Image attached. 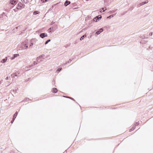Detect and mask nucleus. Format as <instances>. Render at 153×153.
<instances>
[{
	"label": "nucleus",
	"mask_w": 153,
	"mask_h": 153,
	"mask_svg": "<svg viewBox=\"0 0 153 153\" xmlns=\"http://www.w3.org/2000/svg\"><path fill=\"white\" fill-rule=\"evenodd\" d=\"M38 40L36 38H33L31 39L29 41V48H31L33 45H35Z\"/></svg>",
	"instance_id": "f257e3e1"
},
{
	"label": "nucleus",
	"mask_w": 153,
	"mask_h": 153,
	"mask_svg": "<svg viewBox=\"0 0 153 153\" xmlns=\"http://www.w3.org/2000/svg\"><path fill=\"white\" fill-rule=\"evenodd\" d=\"M25 5L24 4H23L20 1L19 2L17 5V7L16 9L18 10H21L22 8L25 7Z\"/></svg>",
	"instance_id": "f03ea898"
},
{
	"label": "nucleus",
	"mask_w": 153,
	"mask_h": 153,
	"mask_svg": "<svg viewBox=\"0 0 153 153\" xmlns=\"http://www.w3.org/2000/svg\"><path fill=\"white\" fill-rule=\"evenodd\" d=\"M102 18V16L100 15L96 16L93 19V21L97 22L99 21Z\"/></svg>",
	"instance_id": "7ed1b4c3"
},
{
	"label": "nucleus",
	"mask_w": 153,
	"mask_h": 153,
	"mask_svg": "<svg viewBox=\"0 0 153 153\" xmlns=\"http://www.w3.org/2000/svg\"><path fill=\"white\" fill-rule=\"evenodd\" d=\"M22 27V26L21 25H19L16 27L12 30L13 32V33L16 32L17 30H19Z\"/></svg>",
	"instance_id": "20e7f679"
},
{
	"label": "nucleus",
	"mask_w": 153,
	"mask_h": 153,
	"mask_svg": "<svg viewBox=\"0 0 153 153\" xmlns=\"http://www.w3.org/2000/svg\"><path fill=\"white\" fill-rule=\"evenodd\" d=\"M10 3L13 5H15L18 2V0H10Z\"/></svg>",
	"instance_id": "39448f33"
},
{
	"label": "nucleus",
	"mask_w": 153,
	"mask_h": 153,
	"mask_svg": "<svg viewBox=\"0 0 153 153\" xmlns=\"http://www.w3.org/2000/svg\"><path fill=\"white\" fill-rule=\"evenodd\" d=\"M47 36L48 35L47 33H41L39 35L40 37L42 38L47 37Z\"/></svg>",
	"instance_id": "423d86ee"
},
{
	"label": "nucleus",
	"mask_w": 153,
	"mask_h": 153,
	"mask_svg": "<svg viewBox=\"0 0 153 153\" xmlns=\"http://www.w3.org/2000/svg\"><path fill=\"white\" fill-rule=\"evenodd\" d=\"M103 30V29L102 28H101L100 29L98 30L96 33V34L97 35H99L100 34V33L102 32Z\"/></svg>",
	"instance_id": "0eeeda50"
},
{
	"label": "nucleus",
	"mask_w": 153,
	"mask_h": 153,
	"mask_svg": "<svg viewBox=\"0 0 153 153\" xmlns=\"http://www.w3.org/2000/svg\"><path fill=\"white\" fill-rule=\"evenodd\" d=\"M19 56V54H14L13 56L10 58V59L11 60H13L16 57H17V56Z\"/></svg>",
	"instance_id": "6e6552de"
},
{
	"label": "nucleus",
	"mask_w": 153,
	"mask_h": 153,
	"mask_svg": "<svg viewBox=\"0 0 153 153\" xmlns=\"http://www.w3.org/2000/svg\"><path fill=\"white\" fill-rule=\"evenodd\" d=\"M19 74V73L18 72H16L15 74H13L11 75V76L13 77V78H16L15 77L16 76L18 77V75Z\"/></svg>",
	"instance_id": "1a4fd4ad"
},
{
	"label": "nucleus",
	"mask_w": 153,
	"mask_h": 153,
	"mask_svg": "<svg viewBox=\"0 0 153 153\" xmlns=\"http://www.w3.org/2000/svg\"><path fill=\"white\" fill-rule=\"evenodd\" d=\"M71 2L70 1H68V0H66L64 3V6L65 7H66Z\"/></svg>",
	"instance_id": "9d476101"
},
{
	"label": "nucleus",
	"mask_w": 153,
	"mask_h": 153,
	"mask_svg": "<svg viewBox=\"0 0 153 153\" xmlns=\"http://www.w3.org/2000/svg\"><path fill=\"white\" fill-rule=\"evenodd\" d=\"M148 0H146V1L142 2L141 3H140L138 5V6H142L143 5L145 4H146V3H148Z\"/></svg>",
	"instance_id": "9b49d317"
},
{
	"label": "nucleus",
	"mask_w": 153,
	"mask_h": 153,
	"mask_svg": "<svg viewBox=\"0 0 153 153\" xmlns=\"http://www.w3.org/2000/svg\"><path fill=\"white\" fill-rule=\"evenodd\" d=\"M106 10V8L105 7V8L102 7L100 9V12L101 13H102L104 12L105 10Z\"/></svg>",
	"instance_id": "f8f14e48"
},
{
	"label": "nucleus",
	"mask_w": 153,
	"mask_h": 153,
	"mask_svg": "<svg viewBox=\"0 0 153 153\" xmlns=\"http://www.w3.org/2000/svg\"><path fill=\"white\" fill-rule=\"evenodd\" d=\"M58 91V90L56 88H53L52 90V92L54 93H56Z\"/></svg>",
	"instance_id": "ddd939ff"
},
{
	"label": "nucleus",
	"mask_w": 153,
	"mask_h": 153,
	"mask_svg": "<svg viewBox=\"0 0 153 153\" xmlns=\"http://www.w3.org/2000/svg\"><path fill=\"white\" fill-rule=\"evenodd\" d=\"M87 35L86 34H85V35H83V36H82L80 38V41H82V40H83V39H84L87 36Z\"/></svg>",
	"instance_id": "4468645a"
},
{
	"label": "nucleus",
	"mask_w": 153,
	"mask_h": 153,
	"mask_svg": "<svg viewBox=\"0 0 153 153\" xmlns=\"http://www.w3.org/2000/svg\"><path fill=\"white\" fill-rule=\"evenodd\" d=\"M7 57H6L5 58L3 59L1 61V62L2 63H4L6 62L7 60Z\"/></svg>",
	"instance_id": "2eb2a0df"
},
{
	"label": "nucleus",
	"mask_w": 153,
	"mask_h": 153,
	"mask_svg": "<svg viewBox=\"0 0 153 153\" xmlns=\"http://www.w3.org/2000/svg\"><path fill=\"white\" fill-rule=\"evenodd\" d=\"M18 114V112L17 111H16L15 114L13 115V118L15 119V118H16L17 116V115Z\"/></svg>",
	"instance_id": "dca6fc26"
},
{
	"label": "nucleus",
	"mask_w": 153,
	"mask_h": 153,
	"mask_svg": "<svg viewBox=\"0 0 153 153\" xmlns=\"http://www.w3.org/2000/svg\"><path fill=\"white\" fill-rule=\"evenodd\" d=\"M40 13V12L37 10H35L33 12V14L36 15L39 14Z\"/></svg>",
	"instance_id": "f3484780"
},
{
	"label": "nucleus",
	"mask_w": 153,
	"mask_h": 153,
	"mask_svg": "<svg viewBox=\"0 0 153 153\" xmlns=\"http://www.w3.org/2000/svg\"><path fill=\"white\" fill-rule=\"evenodd\" d=\"M28 45L27 44H24L23 45V48H25V49H26L28 48Z\"/></svg>",
	"instance_id": "a211bd4d"
},
{
	"label": "nucleus",
	"mask_w": 153,
	"mask_h": 153,
	"mask_svg": "<svg viewBox=\"0 0 153 153\" xmlns=\"http://www.w3.org/2000/svg\"><path fill=\"white\" fill-rule=\"evenodd\" d=\"M147 42V41H146L144 40H142L140 41V43H142L143 44H145Z\"/></svg>",
	"instance_id": "6ab92c4d"
},
{
	"label": "nucleus",
	"mask_w": 153,
	"mask_h": 153,
	"mask_svg": "<svg viewBox=\"0 0 153 153\" xmlns=\"http://www.w3.org/2000/svg\"><path fill=\"white\" fill-rule=\"evenodd\" d=\"M135 128V126H134L133 125V127H132V128L129 130V131L130 132L131 131H132L134 130V129Z\"/></svg>",
	"instance_id": "aec40b11"
},
{
	"label": "nucleus",
	"mask_w": 153,
	"mask_h": 153,
	"mask_svg": "<svg viewBox=\"0 0 153 153\" xmlns=\"http://www.w3.org/2000/svg\"><path fill=\"white\" fill-rule=\"evenodd\" d=\"M115 15L114 14H112L111 15L108 16L107 18V19H111V18H112L114 17Z\"/></svg>",
	"instance_id": "412c9836"
},
{
	"label": "nucleus",
	"mask_w": 153,
	"mask_h": 153,
	"mask_svg": "<svg viewBox=\"0 0 153 153\" xmlns=\"http://www.w3.org/2000/svg\"><path fill=\"white\" fill-rule=\"evenodd\" d=\"M51 0H41V1L42 3H45L47 1H51Z\"/></svg>",
	"instance_id": "4be33fe9"
},
{
	"label": "nucleus",
	"mask_w": 153,
	"mask_h": 153,
	"mask_svg": "<svg viewBox=\"0 0 153 153\" xmlns=\"http://www.w3.org/2000/svg\"><path fill=\"white\" fill-rule=\"evenodd\" d=\"M49 30H51L50 32H53L55 30V29H53V27H51L50 28H49Z\"/></svg>",
	"instance_id": "5701e85b"
},
{
	"label": "nucleus",
	"mask_w": 153,
	"mask_h": 153,
	"mask_svg": "<svg viewBox=\"0 0 153 153\" xmlns=\"http://www.w3.org/2000/svg\"><path fill=\"white\" fill-rule=\"evenodd\" d=\"M62 69V68H59L56 71L57 72H60L61 71V70Z\"/></svg>",
	"instance_id": "b1692460"
},
{
	"label": "nucleus",
	"mask_w": 153,
	"mask_h": 153,
	"mask_svg": "<svg viewBox=\"0 0 153 153\" xmlns=\"http://www.w3.org/2000/svg\"><path fill=\"white\" fill-rule=\"evenodd\" d=\"M51 40L50 39H48L45 42V44H47L49 42L51 41Z\"/></svg>",
	"instance_id": "393cba45"
},
{
	"label": "nucleus",
	"mask_w": 153,
	"mask_h": 153,
	"mask_svg": "<svg viewBox=\"0 0 153 153\" xmlns=\"http://www.w3.org/2000/svg\"><path fill=\"white\" fill-rule=\"evenodd\" d=\"M66 98H69V99H71V100L75 101V100H74V99L72 97H69V96H67L66 97Z\"/></svg>",
	"instance_id": "a878e982"
},
{
	"label": "nucleus",
	"mask_w": 153,
	"mask_h": 153,
	"mask_svg": "<svg viewBox=\"0 0 153 153\" xmlns=\"http://www.w3.org/2000/svg\"><path fill=\"white\" fill-rule=\"evenodd\" d=\"M139 124V122H136L135 123V124H134V126H135V127H136V126L137 125H138Z\"/></svg>",
	"instance_id": "bb28decb"
},
{
	"label": "nucleus",
	"mask_w": 153,
	"mask_h": 153,
	"mask_svg": "<svg viewBox=\"0 0 153 153\" xmlns=\"http://www.w3.org/2000/svg\"><path fill=\"white\" fill-rule=\"evenodd\" d=\"M44 56V54H42L40 56H39V58H42Z\"/></svg>",
	"instance_id": "cd10ccee"
},
{
	"label": "nucleus",
	"mask_w": 153,
	"mask_h": 153,
	"mask_svg": "<svg viewBox=\"0 0 153 153\" xmlns=\"http://www.w3.org/2000/svg\"><path fill=\"white\" fill-rule=\"evenodd\" d=\"M134 8V7H130L128 9V10L130 11H131Z\"/></svg>",
	"instance_id": "c85d7f7f"
},
{
	"label": "nucleus",
	"mask_w": 153,
	"mask_h": 153,
	"mask_svg": "<svg viewBox=\"0 0 153 153\" xmlns=\"http://www.w3.org/2000/svg\"><path fill=\"white\" fill-rule=\"evenodd\" d=\"M28 100H31L30 99H29V98H27V97L25 99V101H27Z\"/></svg>",
	"instance_id": "c756f323"
},
{
	"label": "nucleus",
	"mask_w": 153,
	"mask_h": 153,
	"mask_svg": "<svg viewBox=\"0 0 153 153\" xmlns=\"http://www.w3.org/2000/svg\"><path fill=\"white\" fill-rule=\"evenodd\" d=\"M15 120V119L13 118L12 120H11V123L12 124L13 123Z\"/></svg>",
	"instance_id": "7c9ffc66"
},
{
	"label": "nucleus",
	"mask_w": 153,
	"mask_h": 153,
	"mask_svg": "<svg viewBox=\"0 0 153 153\" xmlns=\"http://www.w3.org/2000/svg\"><path fill=\"white\" fill-rule=\"evenodd\" d=\"M10 78V77H8V76H7L6 78H5V79L6 80H8Z\"/></svg>",
	"instance_id": "2f4dec72"
},
{
	"label": "nucleus",
	"mask_w": 153,
	"mask_h": 153,
	"mask_svg": "<svg viewBox=\"0 0 153 153\" xmlns=\"http://www.w3.org/2000/svg\"><path fill=\"white\" fill-rule=\"evenodd\" d=\"M152 34H153V33H152V32H150L149 33V35L151 36H152Z\"/></svg>",
	"instance_id": "473e14b6"
},
{
	"label": "nucleus",
	"mask_w": 153,
	"mask_h": 153,
	"mask_svg": "<svg viewBox=\"0 0 153 153\" xmlns=\"http://www.w3.org/2000/svg\"><path fill=\"white\" fill-rule=\"evenodd\" d=\"M37 63L36 62H33V64L34 65H36Z\"/></svg>",
	"instance_id": "72a5a7b5"
},
{
	"label": "nucleus",
	"mask_w": 153,
	"mask_h": 153,
	"mask_svg": "<svg viewBox=\"0 0 153 153\" xmlns=\"http://www.w3.org/2000/svg\"><path fill=\"white\" fill-rule=\"evenodd\" d=\"M71 60L70 59H69V60L68 62V63H69V62H71Z\"/></svg>",
	"instance_id": "f704fd0d"
},
{
	"label": "nucleus",
	"mask_w": 153,
	"mask_h": 153,
	"mask_svg": "<svg viewBox=\"0 0 153 153\" xmlns=\"http://www.w3.org/2000/svg\"><path fill=\"white\" fill-rule=\"evenodd\" d=\"M53 6H52L51 7V8H50V9H53Z\"/></svg>",
	"instance_id": "c9c22d12"
},
{
	"label": "nucleus",
	"mask_w": 153,
	"mask_h": 153,
	"mask_svg": "<svg viewBox=\"0 0 153 153\" xmlns=\"http://www.w3.org/2000/svg\"><path fill=\"white\" fill-rule=\"evenodd\" d=\"M53 23H53V22H52L51 23V25H52V24H53Z\"/></svg>",
	"instance_id": "e433bc0d"
},
{
	"label": "nucleus",
	"mask_w": 153,
	"mask_h": 153,
	"mask_svg": "<svg viewBox=\"0 0 153 153\" xmlns=\"http://www.w3.org/2000/svg\"><path fill=\"white\" fill-rule=\"evenodd\" d=\"M5 14V13H4V12H3V15H4Z\"/></svg>",
	"instance_id": "4c0bfd02"
},
{
	"label": "nucleus",
	"mask_w": 153,
	"mask_h": 153,
	"mask_svg": "<svg viewBox=\"0 0 153 153\" xmlns=\"http://www.w3.org/2000/svg\"><path fill=\"white\" fill-rule=\"evenodd\" d=\"M67 97V96H66H66H63V97Z\"/></svg>",
	"instance_id": "58836bf2"
},
{
	"label": "nucleus",
	"mask_w": 153,
	"mask_h": 153,
	"mask_svg": "<svg viewBox=\"0 0 153 153\" xmlns=\"http://www.w3.org/2000/svg\"><path fill=\"white\" fill-rule=\"evenodd\" d=\"M25 81H26V82H27V81H28V80H26Z\"/></svg>",
	"instance_id": "ea45409f"
},
{
	"label": "nucleus",
	"mask_w": 153,
	"mask_h": 153,
	"mask_svg": "<svg viewBox=\"0 0 153 153\" xmlns=\"http://www.w3.org/2000/svg\"><path fill=\"white\" fill-rule=\"evenodd\" d=\"M30 79V78H29L28 79V80H29Z\"/></svg>",
	"instance_id": "a19ab883"
},
{
	"label": "nucleus",
	"mask_w": 153,
	"mask_h": 153,
	"mask_svg": "<svg viewBox=\"0 0 153 153\" xmlns=\"http://www.w3.org/2000/svg\"><path fill=\"white\" fill-rule=\"evenodd\" d=\"M38 58H39V57H37V58L36 59H38Z\"/></svg>",
	"instance_id": "79ce46f5"
}]
</instances>
